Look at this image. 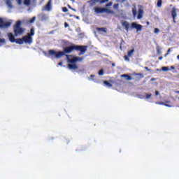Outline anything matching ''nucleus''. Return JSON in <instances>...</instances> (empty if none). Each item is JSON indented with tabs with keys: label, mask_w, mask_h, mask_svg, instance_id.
I'll list each match as a JSON object with an SVG mask.
<instances>
[{
	"label": "nucleus",
	"mask_w": 179,
	"mask_h": 179,
	"mask_svg": "<svg viewBox=\"0 0 179 179\" xmlns=\"http://www.w3.org/2000/svg\"><path fill=\"white\" fill-rule=\"evenodd\" d=\"M80 51L79 55H83L86 51H87V45H71L64 48V51L57 52L55 50H50L48 52L49 57H54L57 59H59L62 57H64L66 54H71L72 51Z\"/></svg>",
	"instance_id": "nucleus-1"
},
{
	"label": "nucleus",
	"mask_w": 179,
	"mask_h": 179,
	"mask_svg": "<svg viewBox=\"0 0 179 179\" xmlns=\"http://www.w3.org/2000/svg\"><path fill=\"white\" fill-rule=\"evenodd\" d=\"M24 28L22 27V21L20 20L17 21L13 26L14 36L15 37H17V36H22L24 33Z\"/></svg>",
	"instance_id": "nucleus-2"
},
{
	"label": "nucleus",
	"mask_w": 179,
	"mask_h": 179,
	"mask_svg": "<svg viewBox=\"0 0 179 179\" xmlns=\"http://www.w3.org/2000/svg\"><path fill=\"white\" fill-rule=\"evenodd\" d=\"M33 36H34V28L30 29V33L22 37V40L25 44H31L33 43Z\"/></svg>",
	"instance_id": "nucleus-3"
},
{
	"label": "nucleus",
	"mask_w": 179,
	"mask_h": 179,
	"mask_svg": "<svg viewBox=\"0 0 179 179\" xmlns=\"http://www.w3.org/2000/svg\"><path fill=\"white\" fill-rule=\"evenodd\" d=\"M94 11L96 13H110V15H114L115 13L113 10L101 7H95Z\"/></svg>",
	"instance_id": "nucleus-4"
},
{
	"label": "nucleus",
	"mask_w": 179,
	"mask_h": 179,
	"mask_svg": "<svg viewBox=\"0 0 179 179\" xmlns=\"http://www.w3.org/2000/svg\"><path fill=\"white\" fill-rule=\"evenodd\" d=\"M10 24L12 22H4L3 19L0 18V29H3L5 27H10Z\"/></svg>",
	"instance_id": "nucleus-5"
},
{
	"label": "nucleus",
	"mask_w": 179,
	"mask_h": 179,
	"mask_svg": "<svg viewBox=\"0 0 179 179\" xmlns=\"http://www.w3.org/2000/svg\"><path fill=\"white\" fill-rule=\"evenodd\" d=\"M143 6L139 5L138 6V15H137V19L138 20H141V19H142V17H143Z\"/></svg>",
	"instance_id": "nucleus-6"
},
{
	"label": "nucleus",
	"mask_w": 179,
	"mask_h": 179,
	"mask_svg": "<svg viewBox=\"0 0 179 179\" xmlns=\"http://www.w3.org/2000/svg\"><path fill=\"white\" fill-rule=\"evenodd\" d=\"M131 27L133 29H136L137 31H141L142 30L143 26L139 24H136V22L131 23Z\"/></svg>",
	"instance_id": "nucleus-7"
},
{
	"label": "nucleus",
	"mask_w": 179,
	"mask_h": 179,
	"mask_svg": "<svg viewBox=\"0 0 179 179\" xmlns=\"http://www.w3.org/2000/svg\"><path fill=\"white\" fill-rule=\"evenodd\" d=\"M78 61H83V57H75L69 59V62H70V64H75V62H78Z\"/></svg>",
	"instance_id": "nucleus-8"
},
{
	"label": "nucleus",
	"mask_w": 179,
	"mask_h": 179,
	"mask_svg": "<svg viewBox=\"0 0 179 179\" xmlns=\"http://www.w3.org/2000/svg\"><path fill=\"white\" fill-rule=\"evenodd\" d=\"M171 16L173 19V22H176V17H177V10L176 7H173L171 10Z\"/></svg>",
	"instance_id": "nucleus-9"
},
{
	"label": "nucleus",
	"mask_w": 179,
	"mask_h": 179,
	"mask_svg": "<svg viewBox=\"0 0 179 179\" xmlns=\"http://www.w3.org/2000/svg\"><path fill=\"white\" fill-rule=\"evenodd\" d=\"M8 40L10 41V43H15L16 41V38H15V35L12 33L8 34Z\"/></svg>",
	"instance_id": "nucleus-10"
},
{
	"label": "nucleus",
	"mask_w": 179,
	"mask_h": 179,
	"mask_svg": "<svg viewBox=\"0 0 179 179\" xmlns=\"http://www.w3.org/2000/svg\"><path fill=\"white\" fill-rule=\"evenodd\" d=\"M45 10H48V12H50V10H51V0H49L48 2L47 3V4L45 6Z\"/></svg>",
	"instance_id": "nucleus-11"
},
{
	"label": "nucleus",
	"mask_w": 179,
	"mask_h": 179,
	"mask_svg": "<svg viewBox=\"0 0 179 179\" xmlns=\"http://www.w3.org/2000/svg\"><path fill=\"white\" fill-rule=\"evenodd\" d=\"M123 27H124L125 30H127V31H128L129 30V23H128V22L124 21L122 23Z\"/></svg>",
	"instance_id": "nucleus-12"
},
{
	"label": "nucleus",
	"mask_w": 179,
	"mask_h": 179,
	"mask_svg": "<svg viewBox=\"0 0 179 179\" xmlns=\"http://www.w3.org/2000/svg\"><path fill=\"white\" fill-rule=\"evenodd\" d=\"M121 78H124L126 80H132V77L128 74H122Z\"/></svg>",
	"instance_id": "nucleus-13"
},
{
	"label": "nucleus",
	"mask_w": 179,
	"mask_h": 179,
	"mask_svg": "<svg viewBox=\"0 0 179 179\" xmlns=\"http://www.w3.org/2000/svg\"><path fill=\"white\" fill-rule=\"evenodd\" d=\"M15 43H16V44H20V45H22V44L24 43L23 38H17V39H15Z\"/></svg>",
	"instance_id": "nucleus-14"
},
{
	"label": "nucleus",
	"mask_w": 179,
	"mask_h": 179,
	"mask_svg": "<svg viewBox=\"0 0 179 179\" xmlns=\"http://www.w3.org/2000/svg\"><path fill=\"white\" fill-rule=\"evenodd\" d=\"M96 30L99 33H107V29L104 27H103V28H96Z\"/></svg>",
	"instance_id": "nucleus-15"
},
{
	"label": "nucleus",
	"mask_w": 179,
	"mask_h": 179,
	"mask_svg": "<svg viewBox=\"0 0 179 179\" xmlns=\"http://www.w3.org/2000/svg\"><path fill=\"white\" fill-rule=\"evenodd\" d=\"M97 2H100V0H90L89 3H90L91 6H94Z\"/></svg>",
	"instance_id": "nucleus-16"
},
{
	"label": "nucleus",
	"mask_w": 179,
	"mask_h": 179,
	"mask_svg": "<svg viewBox=\"0 0 179 179\" xmlns=\"http://www.w3.org/2000/svg\"><path fill=\"white\" fill-rule=\"evenodd\" d=\"M132 13H133V17H136V15H138V10H136V7H134L132 8Z\"/></svg>",
	"instance_id": "nucleus-17"
},
{
	"label": "nucleus",
	"mask_w": 179,
	"mask_h": 179,
	"mask_svg": "<svg viewBox=\"0 0 179 179\" xmlns=\"http://www.w3.org/2000/svg\"><path fill=\"white\" fill-rule=\"evenodd\" d=\"M69 69H78V66L76 64H68Z\"/></svg>",
	"instance_id": "nucleus-18"
},
{
	"label": "nucleus",
	"mask_w": 179,
	"mask_h": 179,
	"mask_svg": "<svg viewBox=\"0 0 179 179\" xmlns=\"http://www.w3.org/2000/svg\"><path fill=\"white\" fill-rule=\"evenodd\" d=\"M134 52H135V49L129 50L127 53L128 57H132V55H134Z\"/></svg>",
	"instance_id": "nucleus-19"
},
{
	"label": "nucleus",
	"mask_w": 179,
	"mask_h": 179,
	"mask_svg": "<svg viewBox=\"0 0 179 179\" xmlns=\"http://www.w3.org/2000/svg\"><path fill=\"white\" fill-rule=\"evenodd\" d=\"M104 85L107 86L108 87H113V84L110 83L108 81L105 80L103 81Z\"/></svg>",
	"instance_id": "nucleus-20"
},
{
	"label": "nucleus",
	"mask_w": 179,
	"mask_h": 179,
	"mask_svg": "<svg viewBox=\"0 0 179 179\" xmlns=\"http://www.w3.org/2000/svg\"><path fill=\"white\" fill-rule=\"evenodd\" d=\"M35 21H36V16L33 17L31 20H28L27 23L31 24V23H34Z\"/></svg>",
	"instance_id": "nucleus-21"
},
{
	"label": "nucleus",
	"mask_w": 179,
	"mask_h": 179,
	"mask_svg": "<svg viewBox=\"0 0 179 179\" xmlns=\"http://www.w3.org/2000/svg\"><path fill=\"white\" fill-rule=\"evenodd\" d=\"M12 0H6V3L9 6V8H12Z\"/></svg>",
	"instance_id": "nucleus-22"
},
{
	"label": "nucleus",
	"mask_w": 179,
	"mask_h": 179,
	"mask_svg": "<svg viewBox=\"0 0 179 179\" xmlns=\"http://www.w3.org/2000/svg\"><path fill=\"white\" fill-rule=\"evenodd\" d=\"M31 2V0H24V4L26 5L27 6H29V5H30Z\"/></svg>",
	"instance_id": "nucleus-23"
},
{
	"label": "nucleus",
	"mask_w": 179,
	"mask_h": 179,
	"mask_svg": "<svg viewBox=\"0 0 179 179\" xmlns=\"http://www.w3.org/2000/svg\"><path fill=\"white\" fill-rule=\"evenodd\" d=\"M162 3H163V1L162 0H158V1L157 3V6H158V8H161Z\"/></svg>",
	"instance_id": "nucleus-24"
},
{
	"label": "nucleus",
	"mask_w": 179,
	"mask_h": 179,
	"mask_svg": "<svg viewBox=\"0 0 179 179\" xmlns=\"http://www.w3.org/2000/svg\"><path fill=\"white\" fill-rule=\"evenodd\" d=\"M99 76H103V75H104V71L103 69H101L99 71Z\"/></svg>",
	"instance_id": "nucleus-25"
},
{
	"label": "nucleus",
	"mask_w": 179,
	"mask_h": 179,
	"mask_svg": "<svg viewBox=\"0 0 179 179\" xmlns=\"http://www.w3.org/2000/svg\"><path fill=\"white\" fill-rule=\"evenodd\" d=\"M109 6H113V2L110 1L106 5V8H108Z\"/></svg>",
	"instance_id": "nucleus-26"
},
{
	"label": "nucleus",
	"mask_w": 179,
	"mask_h": 179,
	"mask_svg": "<svg viewBox=\"0 0 179 179\" xmlns=\"http://www.w3.org/2000/svg\"><path fill=\"white\" fill-rule=\"evenodd\" d=\"M2 44H5V39L0 38V45H2Z\"/></svg>",
	"instance_id": "nucleus-27"
},
{
	"label": "nucleus",
	"mask_w": 179,
	"mask_h": 179,
	"mask_svg": "<svg viewBox=\"0 0 179 179\" xmlns=\"http://www.w3.org/2000/svg\"><path fill=\"white\" fill-rule=\"evenodd\" d=\"M152 97V94H145V99H150Z\"/></svg>",
	"instance_id": "nucleus-28"
},
{
	"label": "nucleus",
	"mask_w": 179,
	"mask_h": 179,
	"mask_svg": "<svg viewBox=\"0 0 179 179\" xmlns=\"http://www.w3.org/2000/svg\"><path fill=\"white\" fill-rule=\"evenodd\" d=\"M162 71H164V72H167V71H169V67H162Z\"/></svg>",
	"instance_id": "nucleus-29"
},
{
	"label": "nucleus",
	"mask_w": 179,
	"mask_h": 179,
	"mask_svg": "<svg viewBox=\"0 0 179 179\" xmlns=\"http://www.w3.org/2000/svg\"><path fill=\"white\" fill-rule=\"evenodd\" d=\"M100 3H106V2H108V0H100Z\"/></svg>",
	"instance_id": "nucleus-30"
},
{
	"label": "nucleus",
	"mask_w": 179,
	"mask_h": 179,
	"mask_svg": "<svg viewBox=\"0 0 179 179\" xmlns=\"http://www.w3.org/2000/svg\"><path fill=\"white\" fill-rule=\"evenodd\" d=\"M62 11L64 12V13H66V12H68V8L66 7H63L62 8Z\"/></svg>",
	"instance_id": "nucleus-31"
},
{
	"label": "nucleus",
	"mask_w": 179,
	"mask_h": 179,
	"mask_svg": "<svg viewBox=\"0 0 179 179\" xmlns=\"http://www.w3.org/2000/svg\"><path fill=\"white\" fill-rule=\"evenodd\" d=\"M118 6H119V4H118V3H115V4L113 5V8H114L115 9H118Z\"/></svg>",
	"instance_id": "nucleus-32"
},
{
	"label": "nucleus",
	"mask_w": 179,
	"mask_h": 179,
	"mask_svg": "<svg viewBox=\"0 0 179 179\" xmlns=\"http://www.w3.org/2000/svg\"><path fill=\"white\" fill-rule=\"evenodd\" d=\"M160 31V30L158 28H155L154 30V33L157 34Z\"/></svg>",
	"instance_id": "nucleus-33"
},
{
	"label": "nucleus",
	"mask_w": 179,
	"mask_h": 179,
	"mask_svg": "<svg viewBox=\"0 0 179 179\" xmlns=\"http://www.w3.org/2000/svg\"><path fill=\"white\" fill-rule=\"evenodd\" d=\"M129 56H127V55H124V59L126 60V61H129Z\"/></svg>",
	"instance_id": "nucleus-34"
},
{
	"label": "nucleus",
	"mask_w": 179,
	"mask_h": 179,
	"mask_svg": "<svg viewBox=\"0 0 179 179\" xmlns=\"http://www.w3.org/2000/svg\"><path fill=\"white\" fill-rule=\"evenodd\" d=\"M136 76H140V78H143V74H142V73H136Z\"/></svg>",
	"instance_id": "nucleus-35"
},
{
	"label": "nucleus",
	"mask_w": 179,
	"mask_h": 179,
	"mask_svg": "<svg viewBox=\"0 0 179 179\" xmlns=\"http://www.w3.org/2000/svg\"><path fill=\"white\" fill-rule=\"evenodd\" d=\"M64 27H69V24L64 22Z\"/></svg>",
	"instance_id": "nucleus-36"
},
{
	"label": "nucleus",
	"mask_w": 179,
	"mask_h": 179,
	"mask_svg": "<svg viewBox=\"0 0 179 179\" xmlns=\"http://www.w3.org/2000/svg\"><path fill=\"white\" fill-rule=\"evenodd\" d=\"M160 93H159V91H155V96H159Z\"/></svg>",
	"instance_id": "nucleus-37"
},
{
	"label": "nucleus",
	"mask_w": 179,
	"mask_h": 179,
	"mask_svg": "<svg viewBox=\"0 0 179 179\" xmlns=\"http://www.w3.org/2000/svg\"><path fill=\"white\" fill-rule=\"evenodd\" d=\"M145 71H148V72H150V69H148V67H145Z\"/></svg>",
	"instance_id": "nucleus-38"
},
{
	"label": "nucleus",
	"mask_w": 179,
	"mask_h": 179,
	"mask_svg": "<svg viewBox=\"0 0 179 179\" xmlns=\"http://www.w3.org/2000/svg\"><path fill=\"white\" fill-rule=\"evenodd\" d=\"M16 1L19 3V5H20V3H22V0H16Z\"/></svg>",
	"instance_id": "nucleus-39"
},
{
	"label": "nucleus",
	"mask_w": 179,
	"mask_h": 179,
	"mask_svg": "<svg viewBox=\"0 0 179 179\" xmlns=\"http://www.w3.org/2000/svg\"><path fill=\"white\" fill-rule=\"evenodd\" d=\"M171 51V48L168 49L167 54H170V52Z\"/></svg>",
	"instance_id": "nucleus-40"
},
{
	"label": "nucleus",
	"mask_w": 179,
	"mask_h": 179,
	"mask_svg": "<svg viewBox=\"0 0 179 179\" xmlns=\"http://www.w3.org/2000/svg\"><path fill=\"white\" fill-rule=\"evenodd\" d=\"M58 65L60 66H62V62H59Z\"/></svg>",
	"instance_id": "nucleus-41"
},
{
	"label": "nucleus",
	"mask_w": 179,
	"mask_h": 179,
	"mask_svg": "<svg viewBox=\"0 0 179 179\" xmlns=\"http://www.w3.org/2000/svg\"><path fill=\"white\" fill-rule=\"evenodd\" d=\"M158 59L159 60V61H162V59H163V57H159V58H158Z\"/></svg>",
	"instance_id": "nucleus-42"
},
{
	"label": "nucleus",
	"mask_w": 179,
	"mask_h": 179,
	"mask_svg": "<svg viewBox=\"0 0 179 179\" xmlns=\"http://www.w3.org/2000/svg\"><path fill=\"white\" fill-rule=\"evenodd\" d=\"M171 69H176V68L174 67V66H171Z\"/></svg>",
	"instance_id": "nucleus-43"
},
{
	"label": "nucleus",
	"mask_w": 179,
	"mask_h": 179,
	"mask_svg": "<svg viewBox=\"0 0 179 179\" xmlns=\"http://www.w3.org/2000/svg\"><path fill=\"white\" fill-rule=\"evenodd\" d=\"M166 106V107H171V106L167 105V104H164Z\"/></svg>",
	"instance_id": "nucleus-44"
},
{
	"label": "nucleus",
	"mask_w": 179,
	"mask_h": 179,
	"mask_svg": "<svg viewBox=\"0 0 179 179\" xmlns=\"http://www.w3.org/2000/svg\"><path fill=\"white\" fill-rule=\"evenodd\" d=\"M169 55V54H167V52L164 55V57H167Z\"/></svg>",
	"instance_id": "nucleus-45"
},
{
	"label": "nucleus",
	"mask_w": 179,
	"mask_h": 179,
	"mask_svg": "<svg viewBox=\"0 0 179 179\" xmlns=\"http://www.w3.org/2000/svg\"><path fill=\"white\" fill-rule=\"evenodd\" d=\"M112 66H115V64L113 63Z\"/></svg>",
	"instance_id": "nucleus-46"
},
{
	"label": "nucleus",
	"mask_w": 179,
	"mask_h": 179,
	"mask_svg": "<svg viewBox=\"0 0 179 179\" xmlns=\"http://www.w3.org/2000/svg\"><path fill=\"white\" fill-rule=\"evenodd\" d=\"M91 78H94V75H91Z\"/></svg>",
	"instance_id": "nucleus-47"
},
{
	"label": "nucleus",
	"mask_w": 179,
	"mask_h": 179,
	"mask_svg": "<svg viewBox=\"0 0 179 179\" xmlns=\"http://www.w3.org/2000/svg\"><path fill=\"white\" fill-rule=\"evenodd\" d=\"M176 93H177L178 94H179V91H176Z\"/></svg>",
	"instance_id": "nucleus-48"
},
{
	"label": "nucleus",
	"mask_w": 179,
	"mask_h": 179,
	"mask_svg": "<svg viewBox=\"0 0 179 179\" xmlns=\"http://www.w3.org/2000/svg\"><path fill=\"white\" fill-rule=\"evenodd\" d=\"M125 1H127V0H122V2H125Z\"/></svg>",
	"instance_id": "nucleus-49"
},
{
	"label": "nucleus",
	"mask_w": 179,
	"mask_h": 179,
	"mask_svg": "<svg viewBox=\"0 0 179 179\" xmlns=\"http://www.w3.org/2000/svg\"><path fill=\"white\" fill-rule=\"evenodd\" d=\"M177 59H179V55L177 56Z\"/></svg>",
	"instance_id": "nucleus-50"
},
{
	"label": "nucleus",
	"mask_w": 179,
	"mask_h": 179,
	"mask_svg": "<svg viewBox=\"0 0 179 179\" xmlns=\"http://www.w3.org/2000/svg\"><path fill=\"white\" fill-rule=\"evenodd\" d=\"M151 80H155V78H152Z\"/></svg>",
	"instance_id": "nucleus-51"
},
{
	"label": "nucleus",
	"mask_w": 179,
	"mask_h": 179,
	"mask_svg": "<svg viewBox=\"0 0 179 179\" xmlns=\"http://www.w3.org/2000/svg\"><path fill=\"white\" fill-rule=\"evenodd\" d=\"M66 57H69V56H68V55H66Z\"/></svg>",
	"instance_id": "nucleus-52"
},
{
	"label": "nucleus",
	"mask_w": 179,
	"mask_h": 179,
	"mask_svg": "<svg viewBox=\"0 0 179 179\" xmlns=\"http://www.w3.org/2000/svg\"><path fill=\"white\" fill-rule=\"evenodd\" d=\"M69 8H71V6H69Z\"/></svg>",
	"instance_id": "nucleus-53"
},
{
	"label": "nucleus",
	"mask_w": 179,
	"mask_h": 179,
	"mask_svg": "<svg viewBox=\"0 0 179 179\" xmlns=\"http://www.w3.org/2000/svg\"><path fill=\"white\" fill-rule=\"evenodd\" d=\"M178 100H179V97H178Z\"/></svg>",
	"instance_id": "nucleus-54"
}]
</instances>
